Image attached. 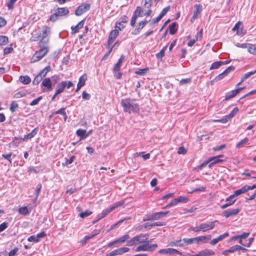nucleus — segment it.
<instances>
[{"instance_id":"1","label":"nucleus","mask_w":256,"mask_h":256,"mask_svg":"<svg viewBox=\"0 0 256 256\" xmlns=\"http://www.w3.org/2000/svg\"><path fill=\"white\" fill-rule=\"evenodd\" d=\"M121 105L122 106L124 112L129 114L137 113L139 112V105L136 102L134 99L126 98L122 100Z\"/></svg>"},{"instance_id":"2","label":"nucleus","mask_w":256,"mask_h":256,"mask_svg":"<svg viewBox=\"0 0 256 256\" xmlns=\"http://www.w3.org/2000/svg\"><path fill=\"white\" fill-rule=\"evenodd\" d=\"M216 222V220H215L208 222L202 223L198 226L190 227L189 230L194 232H206L214 228L215 226V223Z\"/></svg>"},{"instance_id":"3","label":"nucleus","mask_w":256,"mask_h":256,"mask_svg":"<svg viewBox=\"0 0 256 256\" xmlns=\"http://www.w3.org/2000/svg\"><path fill=\"white\" fill-rule=\"evenodd\" d=\"M50 32V28L48 26H44L42 30L38 33L36 31L32 33V36L30 38L32 41H36L39 38H48L47 36Z\"/></svg>"},{"instance_id":"4","label":"nucleus","mask_w":256,"mask_h":256,"mask_svg":"<svg viewBox=\"0 0 256 256\" xmlns=\"http://www.w3.org/2000/svg\"><path fill=\"white\" fill-rule=\"evenodd\" d=\"M151 241L148 242L146 243L140 244L136 248V252H152L157 247L158 244H150Z\"/></svg>"},{"instance_id":"5","label":"nucleus","mask_w":256,"mask_h":256,"mask_svg":"<svg viewBox=\"0 0 256 256\" xmlns=\"http://www.w3.org/2000/svg\"><path fill=\"white\" fill-rule=\"evenodd\" d=\"M69 12L68 10L66 8H58L56 12L50 18V20L52 22H56L60 16L67 15Z\"/></svg>"},{"instance_id":"6","label":"nucleus","mask_w":256,"mask_h":256,"mask_svg":"<svg viewBox=\"0 0 256 256\" xmlns=\"http://www.w3.org/2000/svg\"><path fill=\"white\" fill-rule=\"evenodd\" d=\"M144 16V10L140 6H136L135 10L133 13V16H132L131 21H130V25L134 27L135 26V24L137 18L138 17H142Z\"/></svg>"},{"instance_id":"7","label":"nucleus","mask_w":256,"mask_h":256,"mask_svg":"<svg viewBox=\"0 0 256 256\" xmlns=\"http://www.w3.org/2000/svg\"><path fill=\"white\" fill-rule=\"evenodd\" d=\"M46 48H40L37 50L35 54L33 55L31 58V62H36L40 60L42 58H44L48 52Z\"/></svg>"},{"instance_id":"8","label":"nucleus","mask_w":256,"mask_h":256,"mask_svg":"<svg viewBox=\"0 0 256 256\" xmlns=\"http://www.w3.org/2000/svg\"><path fill=\"white\" fill-rule=\"evenodd\" d=\"M42 88L44 92H50L52 90V82L50 78H46L42 81Z\"/></svg>"},{"instance_id":"9","label":"nucleus","mask_w":256,"mask_h":256,"mask_svg":"<svg viewBox=\"0 0 256 256\" xmlns=\"http://www.w3.org/2000/svg\"><path fill=\"white\" fill-rule=\"evenodd\" d=\"M130 248L127 247H122L116 250H114L110 252L107 254L106 256H116L117 255H121L124 253L128 252Z\"/></svg>"},{"instance_id":"10","label":"nucleus","mask_w":256,"mask_h":256,"mask_svg":"<svg viewBox=\"0 0 256 256\" xmlns=\"http://www.w3.org/2000/svg\"><path fill=\"white\" fill-rule=\"evenodd\" d=\"M90 8V4H84L80 6L76 10V15L79 16L82 15L83 13L86 12Z\"/></svg>"},{"instance_id":"11","label":"nucleus","mask_w":256,"mask_h":256,"mask_svg":"<svg viewBox=\"0 0 256 256\" xmlns=\"http://www.w3.org/2000/svg\"><path fill=\"white\" fill-rule=\"evenodd\" d=\"M158 252L160 254H168V255H173L174 254H180L181 252L176 249L172 248H168L165 249H161L158 250Z\"/></svg>"},{"instance_id":"12","label":"nucleus","mask_w":256,"mask_h":256,"mask_svg":"<svg viewBox=\"0 0 256 256\" xmlns=\"http://www.w3.org/2000/svg\"><path fill=\"white\" fill-rule=\"evenodd\" d=\"M240 210L238 208L234 209H228L224 210L222 212V215L228 218L236 215L240 212Z\"/></svg>"},{"instance_id":"13","label":"nucleus","mask_w":256,"mask_h":256,"mask_svg":"<svg viewBox=\"0 0 256 256\" xmlns=\"http://www.w3.org/2000/svg\"><path fill=\"white\" fill-rule=\"evenodd\" d=\"M46 236L44 232H42L38 234L36 236L32 235L28 238V240L30 242H38L40 240L41 238H44Z\"/></svg>"},{"instance_id":"14","label":"nucleus","mask_w":256,"mask_h":256,"mask_svg":"<svg viewBox=\"0 0 256 256\" xmlns=\"http://www.w3.org/2000/svg\"><path fill=\"white\" fill-rule=\"evenodd\" d=\"M118 30L116 29L110 32L108 40V48L110 47V45L112 43V42L118 36Z\"/></svg>"},{"instance_id":"15","label":"nucleus","mask_w":256,"mask_h":256,"mask_svg":"<svg viewBox=\"0 0 256 256\" xmlns=\"http://www.w3.org/2000/svg\"><path fill=\"white\" fill-rule=\"evenodd\" d=\"M152 0H144V8L146 9L145 10V12H144V16H150L152 11L151 10V6H152Z\"/></svg>"},{"instance_id":"16","label":"nucleus","mask_w":256,"mask_h":256,"mask_svg":"<svg viewBox=\"0 0 256 256\" xmlns=\"http://www.w3.org/2000/svg\"><path fill=\"white\" fill-rule=\"evenodd\" d=\"M136 243L138 244H144L150 240H148V235L146 234H141L135 236Z\"/></svg>"},{"instance_id":"17","label":"nucleus","mask_w":256,"mask_h":256,"mask_svg":"<svg viewBox=\"0 0 256 256\" xmlns=\"http://www.w3.org/2000/svg\"><path fill=\"white\" fill-rule=\"evenodd\" d=\"M195 10L194 12L193 16L190 20L191 22H193L197 18L198 16L201 12L202 10V6L199 4L194 5Z\"/></svg>"},{"instance_id":"18","label":"nucleus","mask_w":256,"mask_h":256,"mask_svg":"<svg viewBox=\"0 0 256 256\" xmlns=\"http://www.w3.org/2000/svg\"><path fill=\"white\" fill-rule=\"evenodd\" d=\"M212 236L210 234L196 237V244H199L200 243H206L208 240H210Z\"/></svg>"},{"instance_id":"19","label":"nucleus","mask_w":256,"mask_h":256,"mask_svg":"<svg viewBox=\"0 0 256 256\" xmlns=\"http://www.w3.org/2000/svg\"><path fill=\"white\" fill-rule=\"evenodd\" d=\"M87 80V76L86 74H84L82 76L79 80L77 84V87L76 90V92H78L80 90L81 88L85 84L86 81Z\"/></svg>"},{"instance_id":"20","label":"nucleus","mask_w":256,"mask_h":256,"mask_svg":"<svg viewBox=\"0 0 256 256\" xmlns=\"http://www.w3.org/2000/svg\"><path fill=\"white\" fill-rule=\"evenodd\" d=\"M48 42L49 38H41V40L38 43V46L40 48H46L48 50H49V48L48 46Z\"/></svg>"},{"instance_id":"21","label":"nucleus","mask_w":256,"mask_h":256,"mask_svg":"<svg viewBox=\"0 0 256 256\" xmlns=\"http://www.w3.org/2000/svg\"><path fill=\"white\" fill-rule=\"evenodd\" d=\"M84 24V19L80 22L75 26H72V34H74L78 32V30L83 28Z\"/></svg>"},{"instance_id":"22","label":"nucleus","mask_w":256,"mask_h":256,"mask_svg":"<svg viewBox=\"0 0 256 256\" xmlns=\"http://www.w3.org/2000/svg\"><path fill=\"white\" fill-rule=\"evenodd\" d=\"M113 210L114 208H112V206H110L106 210H104L98 216V219L96 221L97 222L100 220V219L102 218Z\"/></svg>"},{"instance_id":"23","label":"nucleus","mask_w":256,"mask_h":256,"mask_svg":"<svg viewBox=\"0 0 256 256\" xmlns=\"http://www.w3.org/2000/svg\"><path fill=\"white\" fill-rule=\"evenodd\" d=\"M38 132V128H34L30 133L24 136L23 140L24 141L32 138Z\"/></svg>"},{"instance_id":"24","label":"nucleus","mask_w":256,"mask_h":256,"mask_svg":"<svg viewBox=\"0 0 256 256\" xmlns=\"http://www.w3.org/2000/svg\"><path fill=\"white\" fill-rule=\"evenodd\" d=\"M214 254V252L211 250L205 249L200 251L198 253V256H212Z\"/></svg>"},{"instance_id":"25","label":"nucleus","mask_w":256,"mask_h":256,"mask_svg":"<svg viewBox=\"0 0 256 256\" xmlns=\"http://www.w3.org/2000/svg\"><path fill=\"white\" fill-rule=\"evenodd\" d=\"M76 135L80 138V140H84L88 136L86 134V131L82 129H78L76 132Z\"/></svg>"},{"instance_id":"26","label":"nucleus","mask_w":256,"mask_h":256,"mask_svg":"<svg viewBox=\"0 0 256 256\" xmlns=\"http://www.w3.org/2000/svg\"><path fill=\"white\" fill-rule=\"evenodd\" d=\"M66 84L65 82H62L58 84L56 88V94H59L62 93L66 88Z\"/></svg>"},{"instance_id":"27","label":"nucleus","mask_w":256,"mask_h":256,"mask_svg":"<svg viewBox=\"0 0 256 256\" xmlns=\"http://www.w3.org/2000/svg\"><path fill=\"white\" fill-rule=\"evenodd\" d=\"M164 226V222H158L154 223L146 222L143 225V226L144 228H147L149 227L160 226Z\"/></svg>"},{"instance_id":"28","label":"nucleus","mask_w":256,"mask_h":256,"mask_svg":"<svg viewBox=\"0 0 256 256\" xmlns=\"http://www.w3.org/2000/svg\"><path fill=\"white\" fill-rule=\"evenodd\" d=\"M124 60V55H122L120 57V58L118 59V62L115 64L114 68H113V71L116 70H119L121 66V64L123 61Z\"/></svg>"},{"instance_id":"29","label":"nucleus","mask_w":256,"mask_h":256,"mask_svg":"<svg viewBox=\"0 0 256 256\" xmlns=\"http://www.w3.org/2000/svg\"><path fill=\"white\" fill-rule=\"evenodd\" d=\"M19 81L21 83H22L24 84H28L30 82L31 79L28 76H20L19 78Z\"/></svg>"},{"instance_id":"30","label":"nucleus","mask_w":256,"mask_h":256,"mask_svg":"<svg viewBox=\"0 0 256 256\" xmlns=\"http://www.w3.org/2000/svg\"><path fill=\"white\" fill-rule=\"evenodd\" d=\"M247 192V190L245 186L242 187L241 188L238 190L234 192V194H231L232 196H234V198L241 194H244Z\"/></svg>"},{"instance_id":"31","label":"nucleus","mask_w":256,"mask_h":256,"mask_svg":"<svg viewBox=\"0 0 256 256\" xmlns=\"http://www.w3.org/2000/svg\"><path fill=\"white\" fill-rule=\"evenodd\" d=\"M170 30V33L171 34H174L177 31V24L176 22H172L168 26Z\"/></svg>"},{"instance_id":"32","label":"nucleus","mask_w":256,"mask_h":256,"mask_svg":"<svg viewBox=\"0 0 256 256\" xmlns=\"http://www.w3.org/2000/svg\"><path fill=\"white\" fill-rule=\"evenodd\" d=\"M238 94L236 90H232L231 91L228 92L226 95L225 100H230L231 98H234Z\"/></svg>"},{"instance_id":"33","label":"nucleus","mask_w":256,"mask_h":256,"mask_svg":"<svg viewBox=\"0 0 256 256\" xmlns=\"http://www.w3.org/2000/svg\"><path fill=\"white\" fill-rule=\"evenodd\" d=\"M184 245V244L182 242V240H176L170 242L169 243V246H182Z\"/></svg>"},{"instance_id":"34","label":"nucleus","mask_w":256,"mask_h":256,"mask_svg":"<svg viewBox=\"0 0 256 256\" xmlns=\"http://www.w3.org/2000/svg\"><path fill=\"white\" fill-rule=\"evenodd\" d=\"M18 212L24 216L28 215L30 212L26 206L21 207L18 209Z\"/></svg>"},{"instance_id":"35","label":"nucleus","mask_w":256,"mask_h":256,"mask_svg":"<svg viewBox=\"0 0 256 256\" xmlns=\"http://www.w3.org/2000/svg\"><path fill=\"white\" fill-rule=\"evenodd\" d=\"M8 42V38L5 36L0 35V46H4Z\"/></svg>"},{"instance_id":"36","label":"nucleus","mask_w":256,"mask_h":256,"mask_svg":"<svg viewBox=\"0 0 256 256\" xmlns=\"http://www.w3.org/2000/svg\"><path fill=\"white\" fill-rule=\"evenodd\" d=\"M130 238L128 234H125L121 237L118 238L115 240V242L116 244L118 243H124L126 240H128Z\"/></svg>"},{"instance_id":"37","label":"nucleus","mask_w":256,"mask_h":256,"mask_svg":"<svg viewBox=\"0 0 256 256\" xmlns=\"http://www.w3.org/2000/svg\"><path fill=\"white\" fill-rule=\"evenodd\" d=\"M216 156V157H212L210 158H209V161L210 162H212V163L210 164V165L209 166L210 167L211 165L212 164H217L220 162H222V160H220L219 158L220 157V156Z\"/></svg>"},{"instance_id":"38","label":"nucleus","mask_w":256,"mask_h":256,"mask_svg":"<svg viewBox=\"0 0 256 256\" xmlns=\"http://www.w3.org/2000/svg\"><path fill=\"white\" fill-rule=\"evenodd\" d=\"M240 30H242V22H238L235 24L232 30L233 31H236L238 34H240V32H239Z\"/></svg>"},{"instance_id":"39","label":"nucleus","mask_w":256,"mask_h":256,"mask_svg":"<svg viewBox=\"0 0 256 256\" xmlns=\"http://www.w3.org/2000/svg\"><path fill=\"white\" fill-rule=\"evenodd\" d=\"M51 70V68L50 66H46L42 70L39 74L42 76L43 78L45 77L47 73Z\"/></svg>"},{"instance_id":"40","label":"nucleus","mask_w":256,"mask_h":256,"mask_svg":"<svg viewBox=\"0 0 256 256\" xmlns=\"http://www.w3.org/2000/svg\"><path fill=\"white\" fill-rule=\"evenodd\" d=\"M75 156H72L68 159L66 158L65 162L62 164V166H68V164H71Z\"/></svg>"},{"instance_id":"41","label":"nucleus","mask_w":256,"mask_h":256,"mask_svg":"<svg viewBox=\"0 0 256 256\" xmlns=\"http://www.w3.org/2000/svg\"><path fill=\"white\" fill-rule=\"evenodd\" d=\"M18 106V104L16 102L12 101L10 103V110L13 112L16 111Z\"/></svg>"},{"instance_id":"42","label":"nucleus","mask_w":256,"mask_h":256,"mask_svg":"<svg viewBox=\"0 0 256 256\" xmlns=\"http://www.w3.org/2000/svg\"><path fill=\"white\" fill-rule=\"evenodd\" d=\"M221 62L219 61V62H213L210 68V70H214V69H217V68H218L220 66H222V64H221Z\"/></svg>"},{"instance_id":"43","label":"nucleus","mask_w":256,"mask_h":256,"mask_svg":"<svg viewBox=\"0 0 256 256\" xmlns=\"http://www.w3.org/2000/svg\"><path fill=\"white\" fill-rule=\"evenodd\" d=\"M248 141V138H244V139L241 140L236 144L237 148H241L244 146V145L247 144Z\"/></svg>"},{"instance_id":"44","label":"nucleus","mask_w":256,"mask_h":256,"mask_svg":"<svg viewBox=\"0 0 256 256\" xmlns=\"http://www.w3.org/2000/svg\"><path fill=\"white\" fill-rule=\"evenodd\" d=\"M26 94V93L24 91H20V92H18L16 93L13 97L14 98H21L24 96H25Z\"/></svg>"},{"instance_id":"45","label":"nucleus","mask_w":256,"mask_h":256,"mask_svg":"<svg viewBox=\"0 0 256 256\" xmlns=\"http://www.w3.org/2000/svg\"><path fill=\"white\" fill-rule=\"evenodd\" d=\"M248 52L251 54H256V47L252 44H248Z\"/></svg>"},{"instance_id":"46","label":"nucleus","mask_w":256,"mask_h":256,"mask_svg":"<svg viewBox=\"0 0 256 256\" xmlns=\"http://www.w3.org/2000/svg\"><path fill=\"white\" fill-rule=\"evenodd\" d=\"M43 77L38 74L34 78L33 84H38L42 80Z\"/></svg>"},{"instance_id":"47","label":"nucleus","mask_w":256,"mask_h":256,"mask_svg":"<svg viewBox=\"0 0 256 256\" xmlns=\"http://www.w3.org/2000/svg\"><path fill=\"white\" fill-rule=\"evenodd\" d=\"M92 214V212L90 210H86L85 212H80L79 214V216L82 218H86V217L89 216Z\"/></svg>"},{"instance_id":"48","label":"nucleus","mask_w":256,"mask_h":256,"mask_svg":"<svg viewBox=\"0 0 256 256\" xmlns=\"http://www.w3.org/2000/svg\"><path fill=\"white\" fill-rule=\"evenodd\" d=\"M195 238H184L182 240L184 242L185 244H190L193 243L196 244V240Z\"/></svg>"},{"instance_id":"49","label":"nucleus","mask_w":256,"mask_h":256,"mask_svg":"<svg viewBox=\"0 0 256 256\" xmlns=\"http://www.w3.org/2000/svg\"><path fill=\"white\" fill-rule=\"evenodd\" d=\"M12 156V153L10 152V153L6 154H2V156L4 158L8 160V162L11 164L12 162V159H11Z\"/></svg>"},{"instance_id":"50","label":"nucleus","mask_w":256,"mask_h":256,"mask_svg":"<svg viewBox=\"0 0 256 256\" xmlns=\"http://www.w3.org/2000/svg\"><path fill=\"white\" fill-rule=\"evenodd\" d=\"M130 218H124V219H122V220H119L118 222H117L116 224H114L112 225L110 227V230H112L115 228L117 226H118L120 224L124 221H125L126 220H130Z\"/></svg>"},{"instance_id":"51","label":"nucleus","mask_w":256,"mask_h":256,"mask_svg":"<svg viewBox=\"0 0 256 256\" xmlns=\"http://www.w3.org/2000/svg\"><path fill=\"white\" fill-rule=\"evenodd\" d=\"M13 50V48H12V44H10V46L6 47L4 49V54L6 55L10 53H11Z\"/></svg>"},{"instance_id":"52","label":"nucleus","mask_w":256,"mask_h":256,"mask_svg":"<svg viewBox=\"0 0 256 256\" xmlns=\"http://www.w3.org/2000/svg\"><path fill=\"white\" fill-rule=\"evenodd\" d=\"M177 200L178 202L186 203L188 201L189 199L187 197L180 196L177 198Z\"/></svg>"},{"instance_id":"53","label":"nucleus","mask_w":256,"mask_h":256,"mask_svg":"<svg viewBox=\"0 0 256 256\" xmlns=\"http://www.w3.org/2000/svg\"><path fill=\"white\" fill-rule=\"evenodd\" d=\"M136 154L137 156H141L144 160H146L148 159H149L150 158V154H144V152H139V153H136Z\"/></svg>"},{"instance_id":"54","label":"nucleus","mask_w":256,"mask_h":256,"mask_svg":"<svg viewBox=\"0 0 256 256\" xmlns=\"http://www.w3.org/2000/svg\"><path fill=\"white\" fill-rule=\"evenodd\" d=\"M235 252L234 246L230 247L228 250L222 252V254L224 256H228V253H233Z\"/></svg>"},{"instance_id":"55","label":"nucleus","mask_w":256,"mask_h":256,"mask_svg":"<svg viewBox=\"0 0 256 256\" xmlns=\"http://www.w3.org/2000/svg\"><path fill=\"white\" fill-rule=\"evenodd\" d=\"M233 198H234V196H232V195L230 196L228 198H226V202L230 204V206L232 205L236 201V200H232V199Z\"/></svg>"},{"instance_id":"56","label":"nucleus","mask_w":256,"mask_h":256,"mask_svg":"<svg viewBox=\"0 0 256 256\" xmlns=\"http://www.w3.org/2000/svg\"><path fill=\"white\" fill-rule=\"evenodd\" d=\"M17 0H8L7 2L6 6L8 10L12 9L13 8L14 3Z\"/></svg>"},{"instance_id":"57","label":"nucleus","mask_w":256,"mask_h":256,"mask_svg":"<svg viewBox=\"0 0 256 256\" xmlns=\"http://www.w3.org/2000/svg\"><path fill=\"white\" fill-rule=\"evenodd\" d=\"M253 71L248 72L242 76V81H244L246 79L250 77L251 76L254 74Z\"/></svg>"},{"instance_id":"58","label":"nucleus","mask_w":256,"mask_h":256,"mask_svg":"<svg viewBox=\"0 0 256 256\" xmlns=\"http://www.w3.org/2000/svg\"><path fill=\"white\" fill-rule=\"evenodd\" d=\"M100 232V230H96L92 232V234H90V235L86 236H88V240H90V238H92L96 236L99 234Z\"/></svg>"},{"instance_id":"59","label":"nucleus","mask_w":256,"mask_h":256,"mask_svg":"<svg viewBox=\"0 0 256 256\" xmlns=\"http://www.w3.org/2000/svg\"><path fill=\"white\" fill-rule=\"evenodd\" d=\"M136 240L135 236L132 238L130 240H128L126 242V245L128 246H132L136 244Z\"/></svg>"},{"instance_id":"60","label":"nucleus","mask_w":256,"mask_h":256,"mask_svg":"<svg viewBox=\"0 0 256 256\" xmlns=\"http://www.w3.org/2000/svg\"><path fill=\"white\" fill-rule=\"evenodd\" d=\"M238 112V108L237 107L234 108L232 111L230 112V114H228L229 116H230V118H232L234 117Z\"/></svg>"},{"instance_id":"61","label":"nucleus","mask_w":256,"mask_h":256,"mask_svg":"<svg viewBox=\"0 0 256 256\" xmlns=\"http://www.w3.org/2000/svg\"><path fill=\"white\" fill-rule=\"evenodd\" d=\"M42 99V96H40L37 98L33 100L30 104V105L31 106L36 105L38 104L39 102Z\"/></svg>"},{"instance_id":"62","label":"nucleus","mask_w":256,"mask_h":256,"mask_svg":"<svg viewBox=\"0 0 256 256\" xmlns=\"http://www.w3.org/2000/svg\"><path fill=\"white\" fill-rule=\"evenodd\" d=\"M226 76V74L225 73H224V72H222L221 74H218V76H216L214 80L216 81H218V80H221Z\"/></svg>"},{"instance_id":"63","label":"nucleus","mask_w":256,"mask_h":256,"mask_svg":"<svg viewBox=\"0 0 256 256\" xmlns=\"http://www.w3.org/2000/svg\"><path fill=\"white\" fill-rule=\"evenodd\" d=\"M166 46L162 49L160 52L156 54L157 58H162L164 56Z\"/></svg>"},{"instance_id":"64","label":"nucleus","mask_w":256,"mask_h":256,"mask_svg":"<svg viewBox=\"0 0 256 256\" xmlns=\"http://www.w3.org/2000/svg\"><path fill=\"white\" fill-rule=\"evenodd\" d=\"M148 23V21L146 20H142L140 22L138 23V28L141 30L146 25V24Z\"/></svg>"}]
</instances>
